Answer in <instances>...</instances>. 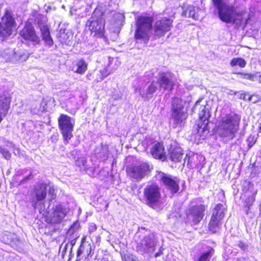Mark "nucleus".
Instances as JSON below:
<instances>
[{
    "mask_svg": "<svg viewBox=\"0 0 261 261\" xmlns=\"http://www.w3.org/2000/svg\"><path fill=\"white\" fill-rule=\"evenodd\" d=\"M10 103V99L7 95L0 94V122L8 113Z\"/></svg>",
    "mask_w": 261,
    "mask_h": 261,
    "instance_id": "aec40b11",
    "label": "nucleus"
},
{
    "mask_svg": "<svg viewBox=\"0 0 261 261\" xmlns=\"http://www.w3.org/2000/svg\"><path fill=\"white\" fill-rule=\"evenodd\" d=\"M89 29L92 32L99 36H102L104 30V21L101 17L97 18L95 14H93L92 17L87 22Z\"/></svg>",
    "mask_w": 261,
    "mask_h": 261,
    "instance_id": "dca6fc26",
    "label": "nucleus"
},
{
    "mask_svg": "<svg viewBox=\"0 0 261 261\" xmlns=\"http://www.w3.org/2000/svg\"><path fill=\"white\" fill-rule=\"evenodd\" d=\"M20 36L26 40L39 43V37L36 35L34 27L31 24H27L20 32Z\"/></svg>",
    "mask_w": 261,
    "mask_h": 261,
    "instance_id": "6ab92c4d",
    "label": "nucleus"
},
{
    "mask_svg": "<svg viewBox=\"0 0 261 261\" xmlns=\"http://www.w3.org/2000/svg\"><path fill=\"white\" fill-rule=\"evenodd\" d=\"M13 239V234L10 232L5 231L3 232L1 240L5 244H9Z\"/></svg>",
    "mask_w": 261,
    "mask_h": 261,
    "instance_id": "2f4dec72",
    "label": "nucleus"
},
{
    "mask_svg": "<svg viewBox=\"0 0 261 261\" xmlns=\"http://www.w3.org/2000/svg\"><path fill=\"white\" fill-rule=\"evenodd\" d=\"M258 81L259 83H261V75H259V76L258 77Z\"/></svg>",
    "mask_w": 261,
    "mask_h": 261,
    "instance_id": "09e8293b",
    "label": "nucleus"
},
{
    "mask_svg": "<svg viewBox=\"0 0 261 261\" xmlns=\"http://www.w3.org/2000/svg\"><path fill=\"white\" fill-rule=\"evenodd\" d=\"M47 185L45 183H39L34 186L31 193V201L35 208L41 210L44 206V200L47 195Z\"/></svg>",
    "mask_w": 261,
    "mask_h": 261,
    "instance_id": "423d86ee",
    "label": "nucleus"
},
{
    "mask_svg": "<svg viewBox=\"0 0 261 261\" xmlns=\"http://www.w3.org/2000/svg\"><path fill=\"white\" fill-rule=\"evenodd\" d=\"M247 141L248 142V146L249 147V148H250L251 147H252L253 146V145L255 143V141L254 140V138L253 137H251V136H250L248 139H247Z\"/></svg>",
    "mask_w": 261,
    "mask_h": 261,
    "instance_id": "a19ab883",
    "label": "nucleus"
},
{
    "mask_svg": "<svg viewBox=\"0 0 261 261\" xmlns=\"http://www.w3.org/2000/svg\"><path fill=\"white\" fill-rule=\"evenodd\" d=\"M97 229V227L95 224L94 223H91L89 225V231L90 233L94 232Z\"/></svg>",
    "mask_w": 261,
    "mask_h": 261,
    "instance_id": "ea45409f",
    "label": "nucleus"
},
{
    "mask_svg": "<svg viewBox=\"0 0 261 261\" xmlns=\"http://www.w3.org/2000/svg\"><path fill=\"white\" fill-rule=\"evenodd\" d=\"M187 156H188V154H186V158L185 159V162H186V160H187V159H186V158H187Z\"/></svg>",
    "mask_w": 261,
    "mask_h": 261,
    "instance_id": "603ef678",
    "label": "nucleus"
},
{
    "mask_svg": "<svg viewBox=\"0 0 261 261\" xmlns=\"http://www.w3.org/2000/svg\"><path fill=\"white\" fill-rule=\"evenodd\" d=\"M71 38L70 32L66 29H61L58 35L59 41L63 44L68 45Z\"/></svg>",
    "mask_w": 261,
    "mask_h": 261,
    "instance_id": "393cba45",
    "label": "nucleus"
},
{
    "mask_svg": "<svg viewBox=\"0 0 261 261\" xmlns=\"http://www.w3.org/2000/svg\"><path fill=\"white\" fill-rule=\"evenodd\" d=\"M88 69L87 63L82 59L77 60L75 66L73 67L72 70L75 73L84 74Z\"/></svg>",
    "mask_w": 261,
    "mask_h": 261,
    "instance_id": "b1692460",
    "label": "nucleus"
},
{
    "mask_svg": "<svg viewBox=\"0 0 261 261\" xmlns=\"http://www.w3.org/2000/svg\"><path fill=\"white\" fill-rule=\"evenodd\" d=\"M31 178H32V176H31V175L30 174V175L27 176V177H25L23 179L21 180L20 183H21V184L24 183V182L30 179Z\"/></svg>",
    "mask_w": 261,
    "mask_h": 261,
    "instance_id": "37998d69",
    "label": "nucleus"
},
{
    "mask_svg": "<svg viewBox=\"0 0 261 261\" xmlns=\"http://www.w3.org/2000/svg\"><path fill=\"white\" fill-rule=\"evenodd\" d=\"M213 3L217 8V10H219L220 9L222 8L223 6L227 5V4L224 3V0H212Z\"/></svg>",
    "mask_w": 261,
    "mask_h": 261,
    "instance_id": "e433bc0d",
    "label": "nucleus"
},
{
    "mask_svg": "<svg viewBox=\"0 0 261 261\" xmlns=\"http://www.w3.org/2000/svg\"><path fill=\"white\" fill-rule=\"evenodd\" d=\"M188 163H189V162H190V158H188Z\"/></svg>",
    "mask_w": 261,
    "mask_h": 261,
    "instance_id": "864d4df0",
    "label": "nucleus"
},
{
    "mask_svg": "<svg viewBox=\"0 0 261 261\" xmlns=\"http://www.w3.org/2000/svg\"><path fill=\"white\" fill-rule=\"evenodd\" d=\"M156 242V239L153 233L146 235L137 243L136 250L141 254L151 253L154 250Z\"/></svg>",
    "mask_w": 261,
    "mask_h": 261,
    "instance_id": "9b49d317",
    "label": "nucleus"
},
{
    "mask_svg": "<svg viewBox=\"0 0 261 261\" xmlns=\"http://www.w3.org/2000/svg\"><path fill=\"white\" fill-rule=\"evenodd\" d=\"M240 117L236 114H230L223 117L219 125L220 135L224 141L232 140L238 132Z\"/></svg>",
    "mask_w": 261,
    "mask_h": 261,
    "instance_id": "7ed1b4c3",
    "label": "nucleus"
},
{
    "mask_svg": "<svg viewBox=\"0 0 261 261\" xmlns=\"http://www.w3.org/2000/svg\"><path fill=\"white\" fill-rule=\"evenodd\" d=\"M122 261H140L136 256L131 254H125L122 256Z\"/></svg>",
    "mask_w": 261,
    "mask_h": 261,
    "instance_id": "f704fd0d",
    "label": "nucleus"
},
{
    "mask_svg": "<svg viewBox=\"0 0 261 261\" xmlns=\"http://www.w3.org/2000/svg\"><path fill=\"white\" fill-rule=\"evenodd\" d=\"M225 208L223 204H217L212 211V215L208 224L209 229L214 233L217 231L221 221L224 216Z\"/></svg>",
    "mask_w": 261,
    "mask_h": 261,
    "instance_id": "9d476101",
    "label": "nucleus"
},
{
    "mask_svg": "<svg viewBox=\"0 0 261 261\" xmlns=\"http://www.w3.org/2000/svg\"><path fill=\"white\" fill-rule=\"evenodd\" d=\"M53 212L50 216V222L53 224L60 223L66 215L68 210L62 204H57L53 207Z\"/></svg>",
    "mask_w": 261,
    "mask_h": 261,
    "instance_id": "a211bd4d",
    "label": "nucleus"
},
{
    "mask_svg": "<svg viewBox=\"0 0 261 261\" xmlns=\"http://www.w3.org/2000/svg\"><path fill=\"white\" fill-rule=\"evenodd\" d=\"M15 25L16 23L11 12L6 10L0 18V39L3 40L10 36Z\"/></svg>",
    "mask_w": 261,
    "mask_h": 261,
    "instance_id": "6e6552de",
    "label": "nucleus"
},
{
    "mask_svg": "<svg viewBox=\"0 0 261 261\" xmlns=\"http://www.w3.org/2000/svg\"><path fill=\"white\" fill-rule=\"evenodd\" d=\"M195 109H199V117L200 122L198 124V132L201 130L204 132L207 130L208 118L210 117V107L205 105H200L199 101H197L195 106Z\"/></svg>",
    "mask_w": 261,
    "mask_h": 261,
    "instance_id": "f8f14e48",
    "label": "nucleus"
},
{
    "mask_svg": "<svg viewBox=\"0 0 261 261\" xmlns=\"http://www.w3.org/2000/svg\"><path fill=\"white\" fill-rule=\"evenodd\" d=\"M152 156L157 159L164 161L166 159L165 149L163 145L160 143L154 144L150 150Z\"/></svg>",
    "mask_w": 261,
    "mask_h": 261,
    "instance_id": "412c9836",
    "label": "nucleus"
},
{
    "mask_svg": "<svg viewBox=\"0 0 261 261\" xmlns=\"http://www.w3.org/2000/svg\"><path fill=\"white\" fill-rule=\"evenodd\" d=\"M103 150H105V151H106V152H107V147H105L103 148Z\"/></svg>",
    "mask_w": 261,
    "mask_h": 261,
    "instance_id": "8fccbe9b",
    "label": "nucleus"
},
{
    "mask_svg": "<svg viewBox=\"0 0 261 261\" xmlns=\"http://www.w3.org/2000/svg\"><path fill=\"white\" fill-rule=\"evenodd\" d=\"M157 177L171 193L174 194L179 190V180L178 178L164 172H159Z\"/></svg>",
    "mask_w": 261,
    "mask_h": 261,
    "instance_id": "ddd939ff",
    "label": "nucleus"
},
{
    "mask_svg": "<svg viewBox=\"0 0 261 261\" xmlns=\"http://www.w3.org/2000/svg\"><path fill=\"white\" fill-rule=\"evenodd\" d=\"M120 62L118 58H109L108 66L111 69L114 68V71L120 66Z\"/></svg>",
    "mask_w": 261,
    "mask_h": 261,
    "instance_id": "473e14b6",
    "label": "nucleus"
},
{
    "mask_svg": "<svg viewBox=\"0 0 261 261\" xmlns=\"http://www.w3.org/2000/svg\"><path fill=\"white\" fill-rule=\"evenodd\" d=\"M240 247L242 248L243 249H245V247H244V245L243 244H241V245H240Z\"/></svg>",
    "mask_w": 261,
    "mask_h": 261,
    "instance_id": "de8ad7c7",
    "label": "nucleus"
},
{
    "mask_svg": "<svg viewBox=\"0 0 261 261\" xmlns=\"http://www.w3.org/2000/svg\"><path fill=\"white\" fill-rule=\"evenodd\" d=\"M113 72L114 68L111 69L108 64L107 67H105L103 69L99 71V74H98V77L96 79L97 82L102 81L104 78L106 77Z\"/></svg>",
    "mask_w": 261,
    "mask_h": 261,
    "instance_id": "cd10ccee",
    "label": "nucleus"
},
{
    "mask_svg": "<svg viewBox=\"0 0 261 261\" xmlns=\"http://www.w3.org/2000/svg\"><path fill=\"white\" fill-rule=\"evenodd\" d=\"M172 23V20L167 18L157 20L153 28L154 35L158 37L163 36L166 32L170 30Z\"/></svg>",
    "mask_w": 261,
    "mask_h": 261,
    "instance_id": "2eb2a0df",
    "label": "nucleus"
},
{
    "mask_svg": "<svg viewBox=\"0 0 261 261\" xmlns=\"http://www.w3.org/2000/svg\"><path fill=\"white\" fill-rule=\"evenodd\" d=\"M253 201H254V199L252 198H249V202H250V203H247L246 204V205H245V208H246L245 212H246V214H249V210H250V206L252 205V204L253 202Z\"/></svg>",
    "mask_w": 261,
    "mask_h": 261,
    "instance_id": "58836bf2",
    "label": "nucleus"
},
{
    "mask_svg": "<svg viewBox=\"0 0 261 261\" xmlns=\"http://www.w3.org/2000/svg\"><path fill=\"white\" fill-rule=\"evenodd\" d=\"M144 197L146 204L155 210L160 208L161 192L159 186L155 184H149L144 189Z\"/></svg>",
    "mask_w": 261,
    "mask_h": 261,
    "instance_id": "20e7f679",
    "label": "nucleus"
},
{
    "mask_svg": "<svg viewBox=\"0 0 261 261\" xmlns=\"http://www.w3.org/2000/svg\"><path fill=\"white\" fill-rule=\"evenodd\" d=\"M213 253L214 249L209 247L205 252L201 253L198 257L195 258L194 261H210Z\"/></svg>",
    "mask_w": 261,
    "mask_h": 261,
    "instance_id": "bb28decb",
    "label": "nucleus"
},
{
    "mask_svg": "<svg viewBox=\"0 0 261 261\" xmlns=\"http://www.w3.org/2000/svg\"><path fill=\"white\" fill-rule=\"evenodd\" d=\"M38 25L41 32L42 39L47 45L51 46L53 45L54 42L50 37L47 25L43 23H39Z\"/></svg>",
    "mask_w": 261,
    "mask_h": 261,
    "instance_id": "5701e85b",
    "label": "nucleus"
},
{
    "mask_svg": "<svg viewBox=\"0 0 261 261\" xmlns=\"http://www.w3.org/2000/svg\"><path fill=\"white\" fill-rule=\"evenodd\" d=\"M91 76H92V74L91 73H89V74H87L86 77L87 78V79L90 80Z\"/></svg>",
    "mask_w": 261,
    "mask_h": 261,
    "instance_id": "49530a36",
    "label": "nucleus"
},
{
    "mask_svg": "<svg viewBox=\"0 0 261 261\" xmlns=\"http://www.w3.org/2000/svg\"><path fill=\"white\" fill-rule=\"evenodd\" d=\"M171 119L175 124H180L187 118V113L184 109L182 101L179 97H174L172 101Z\"/></svg>",
    "mask_w": 261,
    "mask_h": 261,
    "instance_id": "0eeeda50",
    "label": "nucleus"
},
{
    "mask_svg": "<svg viewBox=\"0 0 261 261\" xmlns=\"http://www.w3.org/2000/svg\"><path fill=\"white\" fill-rule=\"evenodd\" d=\"M159 255H160V253H158L156 254L155 256H158Z\"/></svg>",
    "mask_w": 261,
    "mask_h": 261,
    "instance_id": "3c124183",
    "label": "nucleus"
},
{
    "mask_svg": "<svg viewBox=\"0 0 261 261\" xmlns=\"http://www.w3.org/2000/svg\"><path fill=\"white\" fill-rule=\"evenodd\" d=\"M239 74L240 75L241 78L249 80L252 81H255L257 78V76H256L255 75L248 73H239Z\"/></svg>",
    "mask_w": 261,
    "mask_h": 261,
    "instance_id": "72a5a7b5",
    "label": "nucleus"
},
{
    "mask_svg": "<svg viewBox=\"0 0 261 261\" xmlns=\"http://www.w3.org/2000/svg\"><path fill=\"white\" fill-rule=\"evenodd\" d=\"M38 25L41 32L42 39L47 45L51 46L53 45L54 42L50 37L47 25L43 23H39Z\"/></svg>",
    "mask_w": 261,
    "mask_h": 261,
    "instance_id": "4be33fe9",
    "label": "nucleus"
},
{
    "mask_svg": "<svg viewBox=\"0 0 261 261\" xmlns=\"http://www.w3.org/2000/svg\"><path fill=\"white\" fill-rule=\"evenodd\" d=\"M173 86V76L170 72L160 73L158 82L152 81L149 85L137 88L136 92H138L144 99H149L152 97L153 94L156 91L158 87L164 90L171 91Z\"/></svg>",
    "mask_w": 261,
    "mask_h": 261,
    "instance_id": "f257e3e1",
    "label": "nucleus"
},
{
    "mask_svg": "<svg viewBox=\"0 0 261 261\" xmlns=\"http://www.w3.org/2000/svg\"><path fill=\"white\" fill-rule=\"evenodd\" d=\"M206 206L200 204L193 206L189 209V218L195 224H198L203 218Z\"/></svg>",
    "mask_w": 261,
    "mask_h": 261,
    "instance_id": "f3484780",
    "label": "nucleus"
},
{
    "mask_svg": "<svg viewBox=\"0 0 261 261\" xmlns=\"http://www.w3.org/2000/svg\"><path fill=\"white\" fill-rule=\"evenodd\" d=\"M0 153H2L4 157L7 160H9L11 158V154L9 151L1 146H0Z\"/></svg>",
    "mask_w": 261,
    "mask_h": 261,
    "instance_id": "4c0bfd02",
    "label": "nucleus"
},
{
    "mask_svg": "<svg viewBox=\"0 0 261 261\" xmlns=\"http://www.w3.org/2000/svg\"><path fill=\"white\" fill-rule=\"evenodd\" d=\"M54 191H55V190L53 187H49L48 193L49 194L52 195V197H53V196L54 195ZM52 198H54V197H52Z\"/></svg>",
    "mask_w": 261,
    "mask_h": 261,
    "instance_id": "c03bdc74",
    "label": "nucleus"
},
{
    "mask_svg": "<svg viewBox=\"0 0 261 261\" xmlns=\"http://www.w3.org/2000/svg\"><path fill=\"white\" fill-rule=\"evenodd\" d=\"M220 19L226 23L234 24L236 28H239L242 25L245 27L247 19L244 17L245 13L240 11L234 6L227 5L218 10Z\"/></svg>",
    "mask_w": 261,
    "mask_h": 261,
    "instance_id": "f03ea898",
    "label": "nucleus"
},
{
    "mask_svg": "<svg viewBox=\"0 0 261 261\" xmlns=\"http://www.w3.org/2000/svg\"><path fill=\"white\" fill-rule=\"evenodd\" d=\"M169 152L170 159L173 162H180L182 158V150L180 147H171Z\"/></svg>",
    "mask_w": 261,
    "mask_h": 261,
    "instance_id": "a878e982",
    "label": "nucleus"
},
{
    "mask_svg": "<svg viewBox=\"0 0 261 261\" xmlns=\"http://www.w3.org/2000/svg\"><path fill=\"white\" fill-rule=\"evenodd\" d=\"M87 163V160L85 158H79L75 162V164L77 166L82 168L85 167V165Z\"/></svg>",
    "mask_w": 261,
    "mask_h": 261,
    "instance_id": "c9c22d12",
    "label": "nucleus"
},
{
    "mask_svg": "<svg viewBox=\"0 0 261 261\" xmlns=\"http://www.w3.org/2000/svg\"><path fill=\"white\" fill-rule=\"evenodd\" d=\"M92 251V247L91 244H85V246L82 247V248L81 249V246H80L79 249L77 251V260L79 259L78 258L79 256L84 252H86V254L87 255H89Z\"/></svg>",
    "mask_w": 261,
    "mask_h": 261,
    "instance_id": "7c9ffc66",
    "label": "nucleus"
},
{
    "mask_svg": "<svg viewBox=\"0 0 261 261\" xmlns=\"http://www.w3.org/2000/svg\"><path fill=\"white\" fill-rule=\"evenodd\" d=\"M58 124L64 141L67 143L73 137L74 121L70 117L61 114L58 118Z\"/></svg>",
    "mask_w": 261,
    "mask_h": 261,
    "instance_id": "1a4fd4ad",
    "label": "nucleus"
},
{
    "mask_svg": "<svg viewBox=\"0 0 261 261\" xmlns=\"http://www.w3.org/2000/svg\"><path fill=\"white\" fill-rule=\"evenodd\" d=\"M149 170V165L146 163H143L127 168V172L130 178L136 181H140L147 175Z\"/></svg>",
    "mask_w": 261,
    "mask_h": 261,
    "instance_id": "4468645a",
    "label": "nucleus"
},
{
    "mask_svg": "<svg viewBox=\"0 0 261 261\" xmlns=\"http://www.w3.org/2000/svg\"><path fill=\"white\" fill-rule=\"evenodd\" d=\"M86 236H84L82 238V241H81V249L83 247V246H85V244H90L88 242L86 241Z\"/></svg>",
    "mask_w": 261,
    "mask_h": 261,
    "instance_id": "79ce46f5",
    "label": "nucleus"
},
{
    "mask_svg": "<svg viewBox=\"0 0 261 261\" xmlns=\"http://www.w3.org/2000/svg\"><path fill=\"white\" fill-rule=\"evenodd\" d=\"M152 19L146 16L138 17L136 24L135 38L138 43L146 44L149 40L148 31L151 27Z\"/></svg>",
    "mask_w": 261,
    "mask_h": 261,
    "instance_id": "39448f33",
    "label": "nucleus"
},
{
    "mask_svg": "<svg viewBox=\"0 0 261 261\" xmlns=\"http://www.w3.org/2000/svg\"><path fill=\"white\" fill-rule=\"evenodd\" d=\"M0 56L6 61L11 60L14 57L16 59V54L12 49L7 48L0 51Z\"/></svg>",
    "mask_w": 261,
    "mask_h": 261,
    "instance_id": "c85d7f7f",
    "label": "nucleus"
},
{
    "mask_svg": "<svg viewBox=\"0 0 261 261\" xmlns=\"http://www.w3.org/2000/svg\"><path fill=\"white\" fill-rule=\"evenodd\" d=\"M28 58V55H25L20 56L19 60H20L21 61H25Z\"/></svg>",
    "mask_w": 261,
    "mask_h": 261,
    "instance_id": "a18cd8bd",
    "label": "nucleus"
},
{
    "mask_svg": "<svg viewBox=\"0 0 261 261\" xmlns=\"http://www.w3.org/2000/svg\"><path fill=\"white\" fill-rule=\"evenodd\" d=\"M230 65L232 67L239 66L241 68H244L246 65V62L243 58H234L231 60Z\"/></svg>",
    "mask_w": 261,
    "mask_h": 261,
    "instance_id": "c756f323",
    "label": "nucleus"
}]
</instances>
